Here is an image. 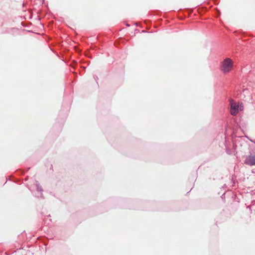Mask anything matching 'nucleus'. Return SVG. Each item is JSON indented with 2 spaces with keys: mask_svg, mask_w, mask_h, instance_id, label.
<instances>
[{
  "mask_svg": "<svg viewBox=\"0 0 255 255\" xmlns=\"http://www.w3.org/2000/svg\"><path fill=\"white\" fill-rule=\"evenodd\" d=\"M234 62L230 58H225L221 63L220 69L225 74L229 73L233 68Z\"/></svg>",
  "mask_w": 255,
  "mask_h": 255,
  "instance_id": "nucleus-1",
  "label": "nucleus"
},
{
  "mask_svg": "<svg viewBox=\"0 0 255 255\" xmlns=\"http://www.w3.org/2000/svg\"><path fill=\"white\" fill-rule=\"evenodd\" d=\"M231 106L230 113L233 116L237 115L240 111L243 110V105L242 103H237L234 100L231 99L230 100Z\"/></svg>",
  "mask_w": 255,
  "mask_h": 255,
  "instance_id": "nucleus-2",
  "label": "nucleus"
},
{
  "mask_svg": "<svg viewBox=\"0 0 255 255\" xmlns=\"http://www.w3.org/2000/svg\"><path fill=\"white\" fill-rule=\"evenodd\" d=\"M244 163L248 165L253 166L255 165V153L250 154L246 156Z\"/></svg>",
  "mask_w": 255,
  "mask_h": 255,
  "instance_id": "nucleus-3",
  "label": "nucleus"
},
{
  "mask_svg": "<svg viewBox=\"0 0 255 255\" xmlns=\"http://www.w3.org/2000/svg\"><path fill=\"white\" fill-rule=\"evenodd\" d=\"M37 191H39V192H41V191H42V189H41V187H39L38 186H37Z\"/></svg>",
  "mask_w": 255,
  "mask_h": 255,
  "instance_id": "nucleus-4",
  "label": "nucleus"
},
{
  "mask_svg": "<svg viewBox=\"0 0 255 255\" xmlns=\"http://www.w3.org/2000/svg\"><path fill=\"white\" fill-rule=\"evenodd\" d=\"M227 152L229 154H232V152L231 151H230L228 148H227Z\"/></svg>",
  "mask_w": 255,
  "mask_h": 255,
  "instance_id": "nucleus-5",
  "label": "nucleus"
}]
</instances>
